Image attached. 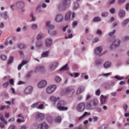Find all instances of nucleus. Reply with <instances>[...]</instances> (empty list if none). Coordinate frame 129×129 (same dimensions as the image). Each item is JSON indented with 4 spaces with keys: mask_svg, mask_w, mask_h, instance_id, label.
<instances>
[{
    "mask_svg": "<svg viewBox=\"0 0 129 129\" xmlns=\"http://www.w3.org/2000/svg\"><path fill=\"white\" fill-rule=\"evenodd\" d=\"M48 29V31H53V30L55 29V26L53 25H51L49 27H48V28H47Z\"/></svg>",
    "mask_w": 129,
    "mask_h": 129,
    "instance_id": "a19ab883",
    "label": "nucleus"
},
{
    "mask_svg": "<svg viewBox=\"0 0 129 129\" xmlns=\"http://www.w3.org/2000/svg\"><path fill=\"white\" fill-rule=\"evenodd\" d=\"M77 25H78V22L76 21H74L73 23V28H75V27H76L77 26Z\"/></svg>",
    "mask_w": 129,
    "mask_h": 129,
    "instance_id": "5fc2aeb1",
    "label": "nucleus"
},
{
    "mask_svg": "<svg viewBox=\"0 0 129 129\" xmlns=\"http://www.w3.org/2000/svg\"><path fill=\"white\" fill-rule=\"evenodd\" d=\"M36 47L37 48H42L43 46H44V44H43V42L41 41H38L36 42Z\"/></svg>",
    "mask_w": 129,
    "mask_h": 129,
    "instance_id": "4be33fe9",
    "label": "nucleus"
},
{
    "mask_svg": "<svg viewBox=\"0 0 129 129\" xmlns=\"http://www.w3.org/2000/svg\"><path fill=\"white\" fill-rule=\"evenodd\" d=\"M120 44V40L117 39L113 41L112 45H110V49H113L114 48H116V47H118Z\"/></svg>",
    "mask_w": 129,
    "mask_h": 129,
    "instance_id": "6e6552de",
    "label": "nucleus"
},
{
    "mask_svg": "<svg viewBox=\"0 0 129 129\" xmlns=\"http://www.w3.org/2000/svg\"><path fill=\"white\" fill-rule=\"evenodd\" d=\"M109 12L110 14H112V15H113L115 13V9L113 8L109 9Z\"/></svg>",
    "mask_w": 129,
    "mask_h": 129,
    "instance_id": "09e8293b",
    "label": "nucleus"
},
{
    "mask_svg": "<svg viewBox=\"0 0 129 129\" xmlns=\"http://www.w3.org/2000/svg\"><path fill=\"white\" fill-rule=\"evenodd\" d=\"M2 85L4 88H7L9 86V82H6Z\"/></svg>",
    "mask_w": 129,
    "mask_h": 129,
    "instance_id": "49530a36",
    "label": "nucleus"
},
{
    "mask_svg": "<svg viewBox=\"0 0 129 129\" xmlns=\"http://www.w3.org/2000/svg\"><path fill=\"white\" fill-rule=\"evenodd\" d=\"M51 101L57 102L59 100V98H56V97L52 96L50 97Z\"/></svg>",
    "mask_w": 129,
    "mask_h": 129,
    "instance_id": "c85d7f7f",
    "label": "nucleus"
},
{
    "mask_svg": "<svg viewBox=\"0 0 129 129\" xmlns=\"http://www.w3.org/2000/svg\"><path fill=\"white\" fill-rule=\"evenodd\" d=\"M90 114H91V113H90V112H85L84 113V114H83V115L84 116V117H85V116H87V115H90Z\"/></svg>",
    "mask_w": 129,
    "mask_h": 129,
    "instance_id": "052dcab7",
    "label": "nucleus"
},
{
    "mask_svg": "<svg viewBox=\"0 0 129 129\" xmlns=\"http://www.w3.org/2000/svg\"><path fill=\"white\" fill-rule=\"evenodd\" d=\"M96 65H101L102 64V61L100 60H98L96 61Z\"/></svg>",
    "mask_w": 129,
    "mask_h": 129,
    "instance_id": "6e6d98bb",
    "label": "nucleus"
},
{
    "mask_svg": "<svg viewBox=\"0 0 129 129\" xmlns=\"http://www.w3.org/2000/svg\"><path fill=\"white\" fill-rule=\"evenodd\" d=\"M114 78H115V79H117V80L120 81V80H122L123 79H124V78L123 77H120L118 76H115L114 77Z\"/></svg>",
    "mask_w": 129,
    "mask_h": 129,
    "instance_id": "58836bf2",
    "label": "nucleus"
},
{
    "mask_svg": "<svg viewBox=\"0 0 129 129\" xmlns=\"http://www.w3.org/2000/svg\"><path fill=\"white\" fill-rule=\"evenodd\" d=\"M106 98H107L106 96L103 95L100 96V101L102 104H105V103L106 102Z\"/></svg>",
    "mask_w": 129,
    "mask_h": 129,
    "instance_id": "f3484780",
    "label": "nucleus"
},
{
    "mask_svg": "<svg viewBox=\"0 0 129 129\" xmlns=\"http://www.w3.org/2000/svg\"><path fill=\"white\" fill-rule=\"evenodd\" d=\"M1 58L2 59V60H3V61H5V60H6L7 59V56L5 55H2L1 56Z\"/></svg>",
    "mask_w": 129,
    "mask_h": 129,
    "instance_id": "4d7b16f0",
    "label": "nucleus"
},
{
    "mask_svg": "<svg viewBox=\"0 0 129 129\" xmlns=\"http://www.w3.org/2000/svg\"><path fill=\"white\" fill-rule=\"evenodd\" d=\"M71 16H72V12L71 11H68L65 14L64 20L66 22H69L70 19H71Z\"/></svg>",
    "mask_w": 129,
    "mask_h": 129,
    "instance_id": "ddd939ff",
    "label": "nucleus"
},
{
    "mask_svg": "<svg viewBox=\"0 0 129 129\" xmlns=\"http://www.w3.org/2000/svg\"><path fill=\"white\" fill-rule=\"evenodd\" d=\"M56 88H57V86H56V85L49 86L46 89V92L48 94H51V93H53V92L55 91Z\"/></svg>",
    "mask_w": 129,
    "mask_h": 129,
    "instance_id": "20e7f679",
    "label": "nucleus"
},
{
    "mask_svg": "<svg viewBox=\"0 0 129 129\" xmlns=\"http://www.w3.org/2000/svg\"><path fill=\"white\" fill-rule=\"evenodd\" d=\"M56 67H58V62H54L50 64L49 66V70L51 72L55 71V70H56Z\"/></svg>",
    "mask_w": 129,
    "mask_h": 129,
    "instance_id": "f8f14e48",
    "label": "nucleus"
},
{
    "mask_svg": "<svg viewBox=\"0 0 129 129\" xmlns=\"http://www.w3.org/2000/svg\"><path fill=\"white\" fill-rule=\"evenodd\" d=\"M103 86L105 89H106V90L110 89V85H109L108 83H105Z\"/></svg>",
    "mask_w": 129,
    "mask_h": 129,
    "instance_id": "72a5a7b5",
    "label": "nucleus"
},
{
    "mask_svg": "<svg viewBox=\"0 0 129 129\" xmlns=\"http://www.w3.org/2000/svg\"><path fill=\"white\" fill-rule=\"evenodd\" d=\"M66 70H68V64L67 63L61 67L59 70V71H66Z\"/></svg>",
    "mask_w": 129,
    "mask_h": 129,
    "instance_id": "bb28decb",
    "label": "nucleus"
},
{
    "mask_svg": "<svg viewBox=\"0 0 129 129\" xmlns=\"http://www.w3.org/2000/svg\"><path fill=\"white\" fill-rule=\"evenodd\" d=\"M78 8H79V4L77 2H75L74 4V10H77Z\"/></svg>",
    "mask_w": 129,
    "mask_h": 129,
    "instance_id": "c9c22d12",
    "label": "nucleus"
},
{
    "mask_svg": "<svg viewBox=\"0 0 129 129\" xmlns=\"http://www.w3.org/2000/svg\"><path fill=\"white\" fill-rule=\"evenodd\" d=\"M108 16V12H103L101 13V17H103L104 18H105Z\"/></svg>",
    "mask_w": 129,
    "mask_h": 129,
    "instance_id": "79ce46f5",
    "label": "nucleus"
},
{
    "mask_svg": "<svg viewBox=\"0 0 129 129\" xmlns=\"http://www.w3.org/2000/svg\"><path fill=\"white\" fill-rule=\"evenodd\" d=\"M49 51H46L44 52H43L41 54V57L42 58H46L47 57H48V56H49Z\"/></svg>",
    "mask_w": 129,
    "mask_h": 129,
    "instance_id": "c756f323",
    "label": "nucleus"
},
{
    "mask_svg": "<svg viewBox=\"0 0 129 129\" xmlns=\"http://www.w3.org/2000/svg\"><path fill=\"white\" fill-rule=\"evenodd\" d=\"M48 33L49 34V35H50V36H56L57 35V31L56 30H48Z\"/></svg>",
    "mask_w": 129,
    "mask_h": 129,
    "instance_id": "393cba45",
    "label": "nucleus"
},
{
    "mask_svg": "<svg viewBox=\"0 0 129 129\" xmlns=\"http://www.w3.org/2000/svg\"><path fill=\"white\" fill-rule=\"evenodd\" d=\"M95 94L96 95H97V96H99V95H100V90L99 89H98L96 92H95Z\"/></svg>",
    "mask_w": 129,
    "mask_h": 129,
    "instance_id": "bf43d9fd",
    "label": "nucleus"
},
{
    "mask_svg": "<svg viewBox=\"0 0 129 129\" xmlns=\"http://www.w3.org/2000/svg\"><path fill=\"white\" fill-rule=\"evenodd\" d=\"M13 62H14V57L10 56L9 59H8L7 64L8 65H10V64H12V63H13Z\"/></svg>",
    "mask_w": 129,
    "mask_h": 129,
    "instance_id": "2f4dec72",
    "label": "nucleus"
},
{
    "mask_svg": "<svg viewBox=\"0 0 129 129\" xmlns=\"http://www.w3.org/2000/svg\"><path fill=\"white\" fill-rule=\"evenodd\" d=\"M0 16L5 20H8V18H9V15H8V12H7L1 13Z\"/></svg>",
    "mask_w": 129,
    "mask_h": 129,
    "instance_id": "aec40b11",
    "label": "nucleus"
},
{
    "mask_svg": "<svg viewBox=\"0 0 129 129\" xmlns=\"http://www.w3.org/2000/svg\"><path fill=\"white\" fill-rule=\"evenodd\" d=\"M115 2H116V0H109L108 3L109 5H113L115 4Z\"/></svg>",
    "mask_w": 129,
    "mask_h": 129,
    "instance_id": "de8ad7c7",
    "label": "nucleus"
},
{
    "mask_svg": "<svg viewBox=\"0 0 129 129\" xmlns=\"http://www.w3.org/2000/svg\"><path fill=\"white\" fill-rule=\"evenodd\" d=\"M116 32V30L115 29H114L113 30V31L109 32L108 33V36H109L110 37H111L112 36H113V35H114V34H115Z\"/></svg>",
    "mask_w": 129,
    "mask_h": 129,
    "instance_id": "4c0bfd02",
    "label": "nucleus"
},
{
    "mask_svg": "<svg viewBox=\"0 0 129 129\" xmlns=\"http://www.w3.org/2000/svg\"><path fill=\"white\" fill-rule=\"evenodd\" d=\"M36 118L38 120H43L45 118V115L43 113H38L36 115Z\"/></svg>",
    "mask_w": 129,
    "mask_h": 129,
    "instance_id": "2eb2a0df",
    "label": "nucleus"
},
{
    "mask_svg": "<svg viewBox=\"0 0 129 129\" xmlns=\"http://www.w3.org/2000/svg\"><path fill=\"white\" fill-rule=\"evenodd\" d=\"M66 102L64 101H59L57 104V106H64V105L66 104Z\"/></svg>",
    "mask_w": 129,
    "mask_h": 129,
    "instance_id": "5701e85b",
    "label": "nucleus"
},
{
    "mask_svg": "<svg viewBox=\"0 0 129 129\" xmlns=\"http://www.w3.org/2000/svg\"><path fill=\"white\" fill-rule=\"evenodd\" d=\"M34 72L35 73H37V72H41L42 74L45 73V72H46L45 67L42 66L37 67L34 70Z\"/></svg>",
    "mask_w": 129,
    "mask_h": 129,
    "instance_id": "1a4fd4ad",
    "label": "nucleus"
},
{
    "mask_svg": "<svg viewBox=\"0 0 129 129\" xmlns=\"http://www.w3.org/2000/svg\"><path fill=\"white\" fill-rule=\"evenodd\" d=\"M6 105H3L0 107V110L1 111H3V110H5V109L6 108Z\"/></svg>",
    "mask_w": 129,
    "mask_h": 129,
    "instance_id": "774afa93",
    "label": "nucleus"
},
{
    "mask_svg": "<svg viewBox=\"0 0 129 129\" xmlns=\"http://www.w3.org/2000/svg\"><path fill=\"white\" fill-rule=\"evenodd\" d=\"M64 20V17L62 14H57L54 18L55 23H62Z\"/></svg>",
    "mask_w": 129,
    "mask_h": 129,
    "instance_id": "0eeeda50",
    "label": "nucleus"
},
{
    "mask_svg": "<svg viewBox=\"0 0 129 129\" xmlns=\"http://www.w3.org/2000/svg\"><path fill=\"white\" fill-rule=\"evenodd\" d=\"M30 18L31 19V22H35L36 21V18L34 17V15L33 14L30 15Z\"/></svg>",
    "mask_w": 129,
    "mask_h": 129,
    "instance_id": "37998d69",
    "label": "nucleus"
},
{
    "mask_svg": "<svg viewBox=\"0 0 129 129\" xmlns=\"http://www.w3.org/2000/svg\"><path fill=\"white\" fill-rule=\"evenodd\" d=\"M111 66V62L110 61H106L104 64V68H109Z\"/></svg>",
    "mask_w": 129,
    "mask_h": 129,
    "instance_id": "cd10ccee",
    "label": "nucleus"
},
{
    "mask_svg": "<svg viewBox=\"0 0 129 129\" xmlns=\"http://www.w3.org/2000/svg\"><path fill=\"white\" fill-rule=\"evenodd\" d=\"M129 23V19H126L125 20H124L122 24V26L123 27H125V26H126L127 25V24H128Z\"/></svg>",
    "mask_w": 129,
    "mask_h": 129,
    "instance_id": "473e14b6",
    "label": "nucleus"
},
{
    "mask_svg": "<svg viewBox=\"0 0 129 129\" xmlns=\"http://www.w3.org/2000/svg\"><path fill=\"white\" fill-rule=\"evenodd\" d=\"M101 52H102V48H101V46L97 47L94 50V53L96 55H99Z\"/></svg>",
    "mask_w": 129,
    "mask_h": 129,
    "instance_id": "a211bd4d",
    "label": "nucleus"
},
{
    "mask_svg": "<svg viewBox=\"0 0 129 129\" xmlns=\"http://www.w3.org/2000/svg\"><path fill=\"white\" fill-rule=\"evenodd\" d=\"M49 128V125L47 123L43 122L38 124L37 129H48Z\"/></svg>",
    "mask_w": 129,
    "mask_h": 129,
    "instance_id": "9b49d317",
    "label": "nucleus"
},
{
    "mask_svg": "<svg viewBox=\"0 0 129 129\" xmlns=\"http://www.w3.org/2000/svg\"><path fill=\"white\" fill-rule=\"evenodd\" d=\"M31 29H32V30H37L38 29V25L36 24H33L31 26Z\"/></svg>",
    "mask_w": 129,
    "mask_h": 129,
    "instance_id": "ea45409f",
    "label": "nucleus"
},
{
    "mask_svg": "<svg viewBox=\"0 0 129 129\" xmlns=\"http://www.w3.org/2000/svg\"><path fill=\"white\" fill-rule=\"evenodd\" d=\"M44 107V105L43 104H41L40 105L38 106L37 108L38 109H43V108Z\"/></svg>",
    "mask_w": 129,
    "mask_h": 129,
    "instance_id": "e2e57ef3",
    "label": "nucleus"
},
{
    "mask_svg": "<svg viewBox=\"0 0 129 129\" xmlns=\"http://www.w3.org/2000/svg\"><path fill=\"white\" fill-rule=\"evenodd\" d=\"M93 22H101V18L98 17H95L93 19Z\"/></svg>",
    "mask_w": 129,
    "mask_h": 129,
    "instance_id": "f704fd0d",
    "label": "nucleus"
},
{
    "mask_svg": "<svg viewBox=\"0 0 129 129\" xmlns=\"http://www.w3.org/2000/svg\"><path fill=\"white\" fill-rule=\"evenodd\" d=\"M47 85V81L46 80H43L40 81L38 84V88H44L46 87Z\"/></svg>",
    "mask_w": 129,
    "mask_h": 129,
    "instance_id": "9d476101",
    "label": "nucleus"
},
{
    "mask_svg": "<svg viewBox=\"0 0 129 129\" xmlns=\"http://www.w3.org/2000/svg\"><path fill=\"white\" fill-rule=\"evenodd\" d=\"M71 91H72V89H70V88L66 89V93H71Z\"/></svg>",
    "mask_w": 129,
    "mask_h": 129,
    "instance_id": "8fccbe9b",
    "label": "nucleus"
},
{
    "mask_svg": "<svg viewBox=\"0 0 129 129\" xmlns=\"http://www.w3.org/2000/svg\"><path fill=\"white\" fill-rule=\"evenodd\" d=\"M43 38V36H42L41 34H38L37 36V40H41Z\"/></svg>",
    "mask_w": 129,
    "mask_h": 129,
    "instance_id": "680f3d73",
    "label": "nucleus"
},
{
    "mask_svg": "<svg viewBox=\"0 0 129 129\" xmlns=\"http://www.w3.org/2000/svg\"><path fill=\"white\" fill-rule=\"evenodd\" d=\"M123 40L124 41H129V36L126 35L124 36Z\"/></svg>",
    "mask_w": 129,
    "mask_h": 129,
    "instance_id": "0e129e2a",
    "label": "nucleus"
},
{
    "mask_svg": "<svg viewBox=\"0 0 129 129\" xmlns=\"http://www.w3.org/2000/svg\"><path fill=\"white\" fill-rule=\"evenodd\" d=\"M8 129H17V126L16 125H11L10 126Z\"/></svg>",
    "mask_w": 129,
    "mask_h": 129,
    "instance_id": "13d9d810",
    "label": "nucleus"
},
{
    "mask_svg": "<svg viewBox=\"0 0 129 129\" xmlns=\"http://www.w3.org/2000/svg\"><path fill=\"white\" fill-rule=\"evenodd\" d=\"M53 44V40L51 38H47L45 40V45L46 47H51Z\"/></svg>",
    "mask_w": 129,
    "mask_h": 129,
    "instance_id": "4468645a",
    "label": "nucleus"
},
{
    "mask_svg": "<svg viewBox=\"0 0 129 129\" xmlns=\"http://www.w3.org/2000/svg\"><path fill=\"white\" fill-rule=\"evenodd\" d=\"M83 91H84V88L83 87H80L78 89L77 94H80V93H82Z\"/></svg>",
    "mask_w": 129,
    "mask_h": 129,
    "instance_id": "7c9ffc66",
    "label": "nucleus"
},
{
    "mask_svg": "<svg viewBox=\"0 0 129 129\" xmlns=\"http://www.w3.org/2000/svg\"><path fill=\"white\" fill-rule=\"evenodd\" d=\"M61 118L60 116H58L55 118V121L56 122H60L61 121Z\"/></svg>",
    "mask_w": 129,
    "mask_h": 129,
    "instance_id": "3c124183",
    "label": "nucleus"
},
{
    "mask_svg": "<svg viewBox=\"0 0 129 129\" xmlns=\"http://www.w3.org/2000/svg\"><path fill=\"white\" fill-rule=\"evenodd\" d=\"M33 89L34 88L31 86H27L24 90L23 92L25 95H29L32 92H33Z\"/></svg>",
    "mask_w": 129,
    "mask_h": 129,
    "instance_id": "7ed1b4c3",
    "label": "nucleus"
},
{
    "mask_svg": "<svg viewBox=\"0 0 129 129\" xmlns=\"http://www.w3.org/2000/svg\"><path fill=\"white\" fill-rule=\"evenodd\" d=\"M0 119L4 122V123H5V124H7V123H8V121L5 119V117L2 113H0Z\"/></svg>",
    "mask_w": 129,
    "mask_h": 129,
    "instance_id": "b1692460",
    "label": "nucleus"
},
{
    "mask_svg": "<svg viewBox=\"0 0 129 129\" xmlns=\"http://www.w3.org/2000/svg\"><path fill=\"white\" fill-rule=\"evenodd\" d=\"M92 119L93 121L97 122V121L98 120V117L97 116H93Z\"/></svg>",
    "mask_w": 129,
    "mask_h": 129,
    "instance_id": "c03bdc74",
    "label": "nucleus"
},
{
    "mask_svg": "<svg viewBox=\"0 0 129 129\" xmlns=\"http://www.w3.org/2000/svg\"><path fill=\"white\" fill-rule=\"evenodd\" d=\"M16 6L18 9H20L21 13H25V9H24V8L25 7V3H24V2L22 1L18 2L16 3Z\"/></svg>",
    "mask_w": 129,
    "mask_h": 129,
    "instance_id": "39448f33",
    "label": "nucleus"
},
{
    "mask_svg": "<svg viewBox=\"0 0 129 129\" xmlns=\"http://www.w3.org/2000/svg\"><path fill=\"white\" fill-rule=\"evenodd\" d=\"M18 47L20 50H23L24 49H26V46L24 44L20 43L18 45Z\"/></svg>",
    "mask_w": 129,
    "mask_h": 129,
    "instance_id": "a878e982",
    "label": "nucleus"
},
{
    "mask_svg": "<svg viewBox=\"0 0 129 129\" xmlns=\"http://www.w3.org/2000/svg\"><path fill=\"white\" fill-rule=\"evenodd\" d=\"M85 110V103H80L77 107V111L78 112H83Z\"/></svg>",
    "mask_w": 129,
    "mask_h": 129,
    "instance_id": "423d86ee",
    "label": "nucleus"
},
{
    "mask_svg": "<svg viewBox=\"0 0 129 129\" xmlns=\"http://www.w3.org/2000/svg\"><path fill=\"white\" fill-rule=\"evenodd\" d=\"M70 4H71L70 0H63L62 3L57 6V9L59 12H64L70 7Z\"/></svg>",
    "mask_w": 129,
    "mask_h": 129,
    "instance_id": "f03ea898",
    "label": "nucleus"
},
{
    "mask_svg": "<svg viewBox=\"0 0 129 129\" xmlns=\"http://www.w3.org/2000/svg\"><path fill=\"white\" fill-rule=\"evenodd\" d=\"M128 107V106H127V104H123V109H124L125 111H127Z\"/></svg>",
    "mask_w": 129,
    "mask_h": 129,
    "instance_id": "a18cd8bd",
    "label": "nucleus"
},
{
    "mask_svg": "<svg viewBox=\"0 0 129 129\" xmlns=\"http://www.w3.org/2000/svg\"><path fill=\"white\" fill-rule=\"evenodd\" d=\"M57 108L58 110H60V111L68 110V108L67 107H63V106H57Z\"/></svg>",
    "mask_w": 129,
    "mask_h": 129,
    "instance_id": "412c9836",
    "label": "nucleus"
},
{
    "mask_svg": "<svg viewBox=\"0 0 129 129\" xmlns=\"http://www.w3.org/2000/svg\"><path fill=\"white\" fill-rule=\"evenodd\" d=\"M110 74H112L111 73H109L107 74H102V76H104V77H108Z\"/></svg>",
    "mask_w": 129,
    "mask_h": 129,
    "instance_id": "864d4df0",
    "label": "nucleus"
},
{
    "mask_svg": "<svg viewBox=\"0 0 129 129\" xmlns=\"http://www.w3.org/2000/svg\"><path fill=\"white\" fill-rule=\"evenodd\" d=\"M69 53H70V50L69 49H67L64 52V54L66 55H68V54H69Z\"/></svg>",
    "mask_w": 129,
    "mask_h": 129,
    "instance_id": "69168bd1",
    "label": "nucleus"
},
{
    "mask_svg": "<svg viewBox=\"0 0 129 129\" xmlns=\"http://www.w3.org/2000/svg\"><path fill=\"white\" fill-rule=\"evenodd\" d=\"M54 80H55V81H56V82H57V83H59V82H61V78H60L58 76H56L55 77Z\"/></svg>",
    "mask_w": 129,
    "mask_h": 129,
    "instance_id": "e433bc0d",
    "label": "nucleus"
},
{
    "mask_svg": "<svg viewBox=\"0 0 129 129\" xmlns=\"http://www.w3.org/2000/svg\"><path fill=\"white\" fill-rule=\"evenodd\" d=\"M97 105H98V100L97 99H93L89 100L87 102L86 108L87 109H89V110H92L93 109H94Z\"/></svg>",
    "mask_w": 129,
    "mask_h": 129,
    "instance_id": "f257e3e1",
    "label": "nucleus"
},
{
    "mask_svg": "<svg viewBox=\"0 0 129 129\" xmlns=\"http://www.w3.org/2000/svg\"><path fill=\"white\" fill-rule=\"evenodd\" d=\"M26 64H28V61L27 60H22L21 63L19 64L18 67V70H21V69H22V67H23L24 65H26Z\"/></svg>",
    "mask_w": 129,
    "mask_h": 129,
    "instance_id": "6ab92c4d",
    "label": "nucleus"
},
{
    "mask_svg": "<svg viewBox=\"0 0 129 129\" xmlns=\"http://www.w3.org/2000/svg\"><path fill=\"white\" fill-rule=\"evenodd\" d=\"M51 25V21H47L45 23V26L47 27V28L49 27Z\"/></svg>",
    "mask_w": 129,
    "mask_h": 129,
    "instance_id": "603ef678",
    "label": "nucleus"
},
{
    "mask_svg": "<svg viewBox=\"0 0 129 129\" xmlns=\"http://www.w3.org/2000/svg\"><path fill=\"white\" fill-rule=\"evenodd\" d=\"M118 16L121 19H122V18H124V17L125 16V11H124L122 9H120L119 11Z\"/></svg>",
    "mask_w": 129,
    "mask_h": 129,
    "instance_id": "dca6fc26",
    "label": "nucleus"
},
{
    "mask_svg": "<svg viewBox=\"0 0 129 129\" xmlns=\"http://www.w3.org/2000/svg\"><path fill=\"white\" fill-rule=\"evenodd\" d=\"M28 30V26L27 25H24V26L22 28L23 31H27Z\"/></svg>",
    "mask_w": 129,
    "mask_h": 129,
    "instance_id": "338daca9",
    "label": "nucleus"
}]
</instances>
